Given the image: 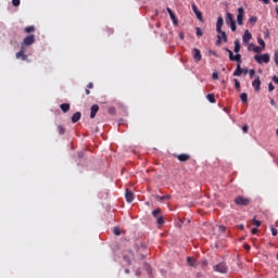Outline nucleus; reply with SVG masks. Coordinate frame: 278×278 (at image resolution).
I'll use <instances>...</instances> for the list:
<instances>
[{
    "instance_id": "1",
    "label": "nucleus",
    "mask_w": 278,
    "mask_h": 278,
    "mask_svg": "<svg viewBox=\"0 0 278 278\" xmlns=\"http://www.w3.org/2000/svg\"><path fill=\"white\" fill-rule=\"evenodd\" d=\"M236 205H239L240 207H247V205H251V199L242 195H238L235 198Z\"/></svg>"
},
{
    "instance_id": "2",
    "label": "nucleus",
    "mask_w": 278,
    "mask_h": 278,
    "mask_svg": "<svg viewBox=\"0 0 278 278\" xmlns=\"http://www.w3.org/2000/svg\"><path fill=\"white\" fill-rule=\"evenodd\" d=\"M213 270L215 273H220L222 275H227V273H229V267H227V263L222 262V263L213 266Z\"/></svg>"
},
{
    "instance_id": "3",
    "label": "nucleus",
    "mask_w": 278,
    "mask_h": 278,
    "mask_svg": "<svg viewBox=\"0 0 278 278\" xmlns=\"http://www.w3.org/2000/svg\"><path fill=\"white\" fill-rule=\"evenodd\" d=\"M254 60L257 62V64H268V62H270V54H256Z\"/></svg>"
},
{
    "instance_id": "4",
    "label": "nucleus",
    "mask_w": 278,
    "mask_h": 278,
    "mask_svg": "<svg viewBox=\"0 0 278 278\" xmlns=\"http://www.w3.org/2000/svg\"><path fill=\"white\" fill-rule=\"evenodd\" d=\"M228 55H229V60L230 62H237V64H242V55L237 53L236 55H233V51L226 49Z\"/></svg>"
},
{
    "instance_id": "5",
    "label": "nucleus",
    "mask_w": 278,
    "mask_h": 278,
    "mask_svg": "<svg viewBox=\"0 0 278 278\" xmlns=\"http://www.w3.org/2000/svg\"><path fill=\"white\" fill-rule=\"evenodd\" d=\"M36 42V36L35 35H28L24 38L22 42V49H25V47H31Z\"/></svg>"
},
{
    "instance_id": "6",
    "label": "nucleus",
    "mask_w": 278,
    "mask_h": 278,
    "mask_svg": "<svg viewBox=\"0 0 278 278\" xmlns=\"http://www.w3.org/2000/svg\"><path fill=\"white\" fill-rule=\"evenodd\" d=\"M237 23H238V25L244 24V8H242V7H240L238 9Z\"/></svg>"
},
{
    "instance_id": "7",
    "label": "nucleus",
    "mask_w": 278,
    "mask_h": 278,
    "mask_svg": "<svg viewBox=\"0 0 278 278\" xmlns=\"http://www.w3.org/2000/svg\"><path fill=\"white\" fill-rule=\"evenodd\" d=\"M217 34L216 45H223V42H227V33H225V30L217 31Z\"/></svg>"
},
{
    "instance_id": "8",
    "label": "nucleus",
    "mask_w": 278,
    "mask_h": 278,
    "mask_svg": "<svg viewBox=\"0 0 278 278\" xmlns=\"http://www.w3.org/2000/svg\"><path fill=\"white\" fill-rule=\"evenodd\" d=\"M252 88H254L255 92H260L262 89V80H260V76H255V79L252 81Z\"/></svg>"
},
{
    "instance_id": "9",
    "label": "nucleus",
    "mask_w": 278,
    "mask_h": 278,
    "mask_svg": "<svg viewBox=\"0 0 278 278\" xmlns=\"http://www.w3.org/2000/svg\"><path fill=\"white\" fill-rule=\"evenodd\" d=\"M192 55H193V60L194 62H201L203 55L201 54V50L193 48L192 49Z\"/></svg>"
},
{
    "instance_id": "10",
    "label": "nucleus",
    "mask_w": 278,
    "mask_h": 278,
    "mask_svg": "<svg viewBox=\"0 0 278 278\" xmlns=\"http://www.w3.org/2000/svg\"><path fill=\"white\" fill-rule=\"evenodd\" d=\"M15 58L17 60H22L23 62H27V60H28V56H27V54H25V50L24 49H22L20 52H17L15 54Z\"/></svg>"
},
{
    "instance_id": "11",
    "label": "nucleus",
    "mask_w": 278,
    "mask_h": 278,
    "mask_svg": "<svg viewBox=\"0 0 278 278\" xmlns=\"http://www.w3.org/2000/svg\"><path fill=\"white\" fill-rule=\"evenodd\" d=\"M191 8H192L197 18L199 21H203V13H201V11H199V8L197 7V4H192Z\"/></svg>"
},
{
    "instance_id": "12",
    "label": "nucleus",
    "mask_w": 278,
    "mask_h": 278,
    "mask_svg": "<svg viewBox=\"0 0 278 278\" xmlns=\"http://www.w3.org/2000/svg\"><path fill=\"white\" fill-rule=\"evenodd\" d=\"M166 11L168 12L170 20L173 21L174 25H179V22L177 21V16H175V13L173 12V10L170 8H166Z\"/></svg>"
},
{
    "instance_id": "13",
    "label": "nucleus",
    "mask_w": 278,
    "mask_h": 278,
    "mask_svg": "<svg viewBox=\"0 0 278 278\" xmlns=\"http://www.w3.org/2000/svg\"><path fill=\"white\" fill-rule=\"evenodd\" d=\"M251 38H253V35H251L249 30H245L242 37L243 43L249 45V42L251 41Z\"/></svg>"
},
{
    "instance_id": "14",
    "label": "nucleus",
    "mask_w": 278,
    "mask_h": 278,
    "mask_svg": "<svg viewBox=\"0 0 278 278\" xmlns=\"http://www.w3.org/2000/svg\"><path fill=\"white\" fill-rule=\"evenodd\" d=\"M125 197H126L127 203H134V192L131 190L126 189Z\"/></svg>"
},
{
    "instance_id": "15",
    "label": "nucleus",
    "mask_w": 278,
    "mask_h": 278,
    "mask_svg": "<svg viewBox=\"0 0 278 278\" xmlns=\"http://www.w3.org/2000/svg\"><path fill=\"white\" fill-rule=\"evenodd\" d=\"M224 23H225V21L223 20V16H219L217 18V23H216V31L223 30Z\"/></svg>"
},
{
    "instance_id": "16",
    "label": "nucleus",
    "mask_w": 278,
    "mask_h": 278,
    "mask_svg": "<svg viewBox=\"0 0 278 278\" xmlns=\"http://www.w3.org/2000/svg\"><path fill=\"white\" fill-rule=\"evenodd\" d=\"M90 111V118H94V116H97V112H99V104H93Z\"/></svg>"
},
{
    "instance_id": "17",
    "label": "nucleus",
    "mask_w": 278,
    "mask_h": 278,
    "mask_svg": "<svg viewBox=\"0 0 278 278\" xmlns=\"http://www.w3.org/2000/svg\"><path fill=\"white\" fill-rule=\"evenodd\" d=\"M187 263L189 266H192L193 268H197L198 266L197 260L192 256L187 257Z\"/></svg>"
},
{
    "instance_id": "18",
    "label": "nucleus",
    "mask_w": 278,
    "mask_h": 278,
    "mask_svg": "<svg viewBox=\"0 0 278 278\" xmlns=\"http://www.w3.org/2000/svg\"><path fill=\"white\" fill-rule=\"evenodd\" d=\"M176 157L179 162H188V160H190V154H178Z\"/></svg>"
},
{
    "instance_id": "19",
    "label": "nucleus",
    "mask_w": 278,
    "mask_h": 278,
    "mask_svg": "<svg viewBox=\"0 0 278 278\" xmlns=\"http://www.w3.org/2000/svg\"><path fill=\"white\" fill-rule=\"evenodd\" d=\"M233 23H236V21L233 20V14L228 12L226 15V25H231Z\"/></svg>"
},
{
    "instance_id": "20",
    "label": "nucleus",
    "mask_w": 278,
    "mask_h": 278,
    "mask_svg": "<svg viewBox=\"0 0 278 278\" xmlns=\"http://www.w3.org/2000/svg\"><path fill=\"white\" fill-rule=\"evenodd\" d=\"M233 77H240L242 75V67L240 66V63H237V68L233 72Z\"/></svg>"
},
{
    "instance_id": "21",
    "label": "nucleus",
    "mask_w": 278,
    "mask_h": 278,
    "mask_svg": "<svg viewBox=\"0 0 278 278\" xmlns=\"http://www.w3.org/2000/svg\"><path fill=\"white\" fill-rule=\"evenodd\" d=\"M81 119V113L80 112H76L73 114L72 116V123H78Z\"/></svg>"
},
{
    "instance_id": "22",
    "label": "nucleus",
    "mask_w": 278,
    "mask_h": 278,
    "mask_svg": "<svg viewBox=\"0 0 278 278\" xmlns=\"http://www.w3.org/2000/svg\"><path fill=\"white\" fill-rule=\"evenodd\" d=\"M62 112H64V114H66V112H68V110H71V104L68 103H63L60 105Z\"/></svg>"
},
{
    "instance_id": "23",
    "label": "nucleus",
    "mask_w": 278,
    "mask_h": 278,
    "mask_svg": "<svg viewBox=\"0 0 278 278\" xmlns=\"http://www.w3.org/2000/svg\"><path fill=\"white\" fill-rule=\"evenodd\" d=\"M161 214H162V208H156V210L152 211V216L154 218H160V216H162Z\"/></svg>"
},
{
    "instance_id": "24",
    "label": "nucleus",
    "mask_w": 278,
    "mask_h": 278,
    "mask_svg": "<svg viewBox=\"0 0 278 278\" xmlns=\"http://www.w3.org/2000/svg\"><path fill=\"white\" fill-rule=\"evenodd\" d=\"M206 98L210 103H216V96H214V93H208Z\"/></svg>"
},
{
    "instance_id": "25",
    "label": "nucleus",
    "mask_w": 278,
    "mask_h": 278,
    "mask_svg": "<svg viewBox=\"0 0 278 278\" xmlns=\"http://www.w3.org/2000/svg\"><path fill=\"white\" fill-rule=\"evenodd\" d=\"M240 99L243 103H249V94H247L245 92L240 94Z\"/></svg>"
},
{
    "instance_id": "26",
    "label": "nucleus",
    "mask_w": 278,
    "mask_h": 278,
    "mask_svg": "<svg viewBox=\"0 0 278 278\" xmlns=\"http://www.w3.org/2000/svg\"><path fill=\"white\" fill-rule=\"evenodd\" d=\"M24 31L26 34H31V33L36 31V27L35 26H27V27L24 28Z\"/></svg>"
},
{
    "instance_id": "27",
    "label": "nucleus",
    "mask_w": 278,
    "mask_h": 278,
    "mask_svg": "<svg viewBox=\"0 0 278 278\" xmlns=\"http://www.w3.org/2000/svg\"><path fill=\"white\" fill-rule=\"evenodd\" d=\"M235 53H240V40H235Z\"/></svg>"
},
{
    "instance_id": "28",
    "label": "nucleus",
    "mask_w": 278,
    "mask_h": 278,
    "mask_svg": "<svg viewBox=\"0 0 278 278\" xmlns=\"http://www.w3.org/2000/svg\"><path fill=\"white\" fill-rule=\"evenodd\" d=\"M250 47H253L254 53H262V50L264 49V48H262L260 46H255V45H250Z\"/></svg>"
},
{
    "instance_id": "29",
    "label": "nucleus",
    "mask_w": 278,
    "mask_h": 278,
    "mask_svg": "<svg viewBox=\"0 0 278 278\" xmlns=\"http://www.w3.org/2000/svg\"><path fill=\"white\" fill-rule=\"evenodd\" d=\"M156 223L160 227H162V225H164V223H166V220L164 219V216H159L156 217Z\"/></svg>"
},
{
    "instance_id": "30",
    "label": "nucleus",
    "mask_w": 278,
    "mask_h": 278,
    "mask_svg": "<svg viewBox=\"0 0 278 278\" xmlns=\"http://www.w3.org/2000/svg\"><path fill=\"white\" fill-rule=\"evenodd\" d=\"M58 131H59L60 136H64V134H66V129L62 125L58 126Z\"/></svg>"
},
{
    "instance_id": "31",
    "label": "nucleus",
    "mask_w": 278,
    "mask_h": 278,
    "mask_svg": "<svg viewBox=\"0 0 278 278\" xmlns=\"http://www.w3.org/2000/svg\"><path fill=\"white\" fill-rule=\"evenodd\" d=\"M233 81H235L236 90H238V92H240V80H238V78H235Z\"/></svg>"
},
{
    "instance_id": "32",
    "label": "nucleus",
    "mask_w": 278,
    "mask_h": 278,
    "mask_svg": "<svg viewBox=\"0 0 278 278\" xmlns=\"http://www.w3.org/2000/svg\"><path fill=\"white\" fill-rule=\"evenodd\" d=\"M257 42H258V45H261V47H262L263 49H266V42L264 41V39L258 38V39H257Z\"/></svg>"
},
{
    "instance_id": "33",
    "label": "nucleus",
    "mask_w": 278,
    "mask_h": 278,
    "mask_svg": "<svg viewBox=\"0 0 278 278\" xmlns=\"http://www.w3.org/2000/svg\"><path fill=\"white\" fill-rule=\"evenodd\" d=\"M249 21L252 25H255L257 23V16H251Z\"/></svg>"
},
{
    "instance_id": "34",
    "label": "nucleus",
    "mask_w": 278,
    "mask_h": 278,
    "mask_svg": "<svg viewBox=\"0 0 278 278\" xmlns=\"http://www.w3.org/2000/svg\"><path fill=\"white\" fill-rule=\"evenodd\" d=\"M114 236H121V228L119 227H115L113 229Z\"/></svg>"
},
{
    "instance_id": "35",
    "label": "nucleus",
    "mask_w": 278,
    "mask_h": 278,
    "mask_svg": "<svg viewBox=\"0 0 278 278\" xmlns=\"http://www.w3.org/2000/svg\"><path fill=\"white\" fill-rule=\"evenodd\" d=\"M12 5H14V8H18V5H21V0H12Z\"/></svg>"
},
{
    "instance_id": "36",
    "label": "nucleus",
    "mask_w": 278,
    "mask_h": 278,
    "mask_svg": "<svg viewBox=\"0 0 278 278\" xmlns=\"http://www.w3.org/2000/svg\"><path fill=\"white\" fill-rule=\"evenodd\" d=\"M195 31H197V36H198V37L203 36V30H202L201 28L197 27V28H195Z\"/></svg>"
},
{
    "instance_id": "37",
    "label": "nucleus",
    "mask_w": 278,
    "mask_h": 278,
    "mask_svg": "<svg viewBox=\"0 0 278 278\" xmlns=\"http://www.w3.org/2000/svg\"><path fill=\"white\" fill-rule=\"evenodd\" d=\"M252 225H254L255 227H260V225H262V222L253 219Z\"/></svg>"
},
{
    "instance_id": "38",
    "label": "nucleus",
    "mask_w": 278,
    "mask_h": 278,
    "mask_svg": "<svg viewBox=\"0 0 278 278\" xmlns=\"http://www.w3.org/2000/svg\"><path fill=\"white\" fill-rule=\"evenodd\" d=\"M249 75H250V79H253V77H255V70H250Z\"/></svg>"
},
{
    "instance_id": "39",
    "label": "nucleus",
    "mask_w": 278,
    "mask_h": 278,
    "mask_svg": "<svg viewBox=\"0 0 278 278\" xmlns=\"http://www.w3.org/2000/svg\"><path fill=\"white\" fill-rule=\"evenodd\" d=\"M270 229H271V235H273V236H277V233H278L277 228L270 226Z\"/></svg>"
},
{
    "instance_id": "40",
    "label": "nucleus",
    "mask_w": 278,
    "mask_h": 278,
    "mask_svg": "<svg viewBox=\"0 0 278 278\" xmlns=\"http://www.w3.org/2000/svg\"><path fill=\"white\" fill-rule=\"evenodd\" d=\"M268 90L269 92H273V90H275V85H273V83L268 84Z\"/></svg>"
},
{
    "instance_id": "41",
    "label": "nucleus",
    "mask_w": 278,
    "mask_h": 278,
    "mask_svg": "<svg viewBox=\"0 0 278 278\" xmlns=\"http://www.w3.org/2000/svg\"><path fill=\"white\" fill-rule=\"evenodd\" d=\"M109 114H116V109L115 108H110L109 109Z\"/></svg>"
},
{
    "instance_id": "42",
    "label": "nucleus",
    "mask_w": 278,
    "mask_h": 278,
    "mask_svg": "<svg viewBox=\"0 0 278 278\" xmlns=\"http://www.w3.org/2000/svg\"><path fill=\"white\" fill-rule=\"evenodd\" d=\"M231 31H236V22L232 24H229Z\"/></svg>"
},
{
    "instance_id": "43",
    "label": "nucleus",
    "mask_w": 278,
    "mask_h": 278,
    "mask_svg": "<svg viewBox=\"0 0 278 278\" xmlns=\"http://www.w3.org/2000/svg\"><path fill=\"white\" fill-rule=\"evenodd\" d=\"M219 231L225 232L227 231V227L225 226H218Z\"/></svg>"
},
{
    "instance_id": "44",
    "label": "nucleus",
    "mask_w": 278,
    "mask_h": 278,
    "mask_svg": "<svg viewBox=\"0 0 278 278\" xmlns=\"http://www.w3.org/2000/svg\"><path fill=\"white\" fill-rule=\"evenodd\" d=\"M274 60L275 64L278 66V52L275 53Z\"/></svg>"
},
{
    "instance_id": "45",
    "label": "nucleus",
    "mask_w": 278,
    "mask_h": 278,
    "mask_svg": "<svg viewBox=\"0 0 278 278\" xmlns=\"http://www.w3.org/2000/svg\"><path fill=\"white\" fill-rule=\"evenodd\" d=\"M87 88H88L89 90H92V88H94V84L89 83V84L87 85Z\"/></svg>"
},
{
    "instance_id": "46",
    "label": "nucleus",
    "mask_w": 278,
    "mask_h": 278,
    "mask_svg": "<svg viewBox=\"0 0 278 278\" xmlns=\"http://www.w3.org/2000/svg\"><path fill=\"white\" fill-rule=\"evenodd\" d=\"M242 131H243L244 134H247V131H249V126H248V125H244V126L242 127Z\"/></svg>"
},
{
    "instance_id": "47",
    "label": "nucleus",
    "mask_w": 278,
    "mask_h": 278,
    "mask_svg": "<svg viewBox=\"0 0 278 278\" xmlns=\"http://www.w3.org/2000/svg\"><path fill=\"white\" fill-rule=\"evenodd\" d=\"M165 199H170V195H163V197H160V200H161V201H165Z\"/></svg>"
},
{
    "instance_id": "48",
    "label": "nucleus",
    "mask_w": 278,
    "mask_h": 278,
    "mask_svg": "<svg viewBox=\"0 0 278 278\" xmlns=\"http://www.w3.org/2000/svg\"><path fill=\"white\" fill-rule=\"evenodd\" d=\"M243 248L245 249V251H251V245H249L247 243L243 245Z\"/></svg>"
},
{
    "instance_id": "49",
    "label": "nucleus",
    "mask_w": 278,
    "mask_h": 278,
    "mask_svg": "<svg viewBox=\"0 0 278 278\" xmlns=\"http://www.w3.org/2000/svg\"><path fill=\"white\" fill-rule=\"evenodd\" d=\"M249 70L248 68H242V73H243V75H249Z\"/></svg>"
},
{
    "instance_id": "50",
    "label": "nucleus",
    "mask_w": 278,
    "mask_h": 278,
    "mask_svg": "<svg viewBox=\"0 0 278 278\" xmlns=\"http://www.w3.org/2000/svg\"><path fill=\"white\" fill-rule=\"evenodd\" d=\"M257 231H258L257 228H252L251 233L255 235V233H257Z\"/></svg>"
},
{
    "instance_id": "51",
    "label": "nucleus",
    "mask_w": 278,
    "mask_h": 278,
    "mask_svg": "<svg viewBox=\"0 0 278 278\" xmlns=\"http://www.w3.org/2000/svg\"><path fill=\"white\" fill-rule=\"evenodd\" d=\"M262 1L263 3H265L266 5H268V3H270V0H258Z\"/></svg>"
},
{
    "instance_id": "52",
    "label": "nucleus",
    "mask_w": 278,
    "mask_h": 278,
    "mask_svg": "<svg viewBox=\"0 0 278 278\" xmlns=\"http://www.w3.org/2000/svg\"><path fill=\"white\" fill-rule=\"evenodd\" d=\"M273 81H274V84H278V77H277V76H274V77H273Z\"/></svg>"
},
{
    "instance_id": "53",
    "label": "nucleus",
    "mask_w": 278,
    "mask_h": 278,
    "mask_svg": "<svg viewBox=\"0 0 278 278\" xmlns=\"http://www.w3.org/2000/svg\"><path fill=\"white\" fill-rule=\"evenodd\" d=\"M213 79H218V73H213Z\"/></svg>"
},
{
    "instance_id": "54",
    "label": "nucleus",
    "mask_w": 278,
    "mask_h": 278,
    "mask_svg": "<svg viewBox=\"0 0 278 278\" xmlns=\"http://www.w3.org/2000/svg\"><path fill=\"white\" fill-rule=\"evenodd\" d=\"M270 105H274V106L277 105V103L275 102V100H273V99L270 100Z\"/></svg>"
},
{
    "instance_id": "55",
    "label": "nucleus",
    "mask_w": 278,
    "mask_h": 278,
    "mask_svg": "<svg viewBox=\"0 0 278 278\" xmlns=\"http://www.w3.org/2000/svg\"><path fill=\"white\" fill-rule=\"evenodd\" d=\"M179 38H180V40H184V33L179 34Z\"/></svg>"
},
{
    "instance_id": "56",
    "label": "nucleus",
    "mask_w": 278,
    "mask_h": 278,
    "mask_svg": "<svg viewBox=\"0 0 278 278\" xmlns=\"http://www.w3.org/2000/svg\"><path fill=\"white\" fill-rule=\"evenodd\" d=\"M239 229H241V231L244 230V225H240Z\"/></svg>"
},
{
    "instance_id": "57",
    "label": "nucleus",
    "mask_w": 278,
    "mask_h": 278,
    "mask_svg": "<svg viewBox=\"0 0 278 278\" xmlns=\"http://www.w3.org/2000/svg\"><path fill=\"white\" fill-rule=\"evenodd\" d=\"M86 94H90V89L85 90Z\"/></svg>"
},
{
    "instance_id": "58",
    "label": "nucleus",
    "mask_w": 278,
    "mask_h": 278,
    "mask_svg": "<svg viewBox=\"0 0 278 278\" xmlns=\"http://www.w3.org/2000/svg\"><path fill=\"white\" fill-rule=\"evenodd\" d=\"M203 266H207V261L206 260L203 261Z\"/></svg>"
},
{
    "instance_id": "59",
    "label": "nucleus",
    "mask_w": 278,
    "mask_h": 278,
    "mask_svg": "<svg viewBox=\"0 0 278 278\" xmlns=\"http://www.w3.org/2000/svg\"><path fill=\"white\" fill-rule=\"evenodd\" d=\"M126 275H129V269H125Z\"/></svg>"
},
{
    "instance_id": "60",
    "label": "nucleus",
    "mask_w": 278,
    "mask_h": 278,
    "mask_svg": "<svg viewBox=\"0 0 278 278\" xmlns=\"http://www.w3.org/2000/svg\"><path fill=\"white\" fill-rule=\"evenodd\" d=\"M274 1V3H277L278 2V0H273Z\"/></svg>"
},
{
    "instance_id": "61",
    "label": "nucleus",
    "mask_w": 278,
    "mask_h": 278,
    "mask_svg": "<svg viewBox=\"0 0 278 278\" xmlns=\"http://www.w3.org/2000/svg\"><path fill=\"white\" fill-rule=\"evenodd\" d=\"M276 260H278V252H277V254H276Z\"/></svg>"
},
{
    "instance_id": "62",
    "label": "nucleus",
    "mask_w": 278,
    "mask_h": 278,
    "mask_svg": "<svg viewBox=\"0 0 278 278\" xmlns=\"http://www.w3.org/2000/svg\"><path fill=\"white\" fill-rule=\"evenodd\" d=\"M276 12H277V15H278V9L276 10Z\"/></svg>"
},
{
    "instance_id": "63",
    "label": "nucleus",
    "mask_w": 278,
    "mask_h": 278,
    "mask_svg": "<svg viewBox=\"0 0 278 278\" xmlns=\"http://www.w3.org/2000/svg\"><path fill=\"white\" fill-rule=\"evenodd\" d=\"M136 275H139V273L137 271Z\"/></svg>"
}]
</instances>
